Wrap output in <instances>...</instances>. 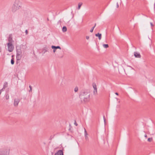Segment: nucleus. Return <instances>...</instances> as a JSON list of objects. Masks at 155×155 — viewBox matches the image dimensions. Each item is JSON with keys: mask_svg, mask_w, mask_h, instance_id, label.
Here are the masks:
<instances>
[{"mask_svg": "<svg viewBox=\"0 0 155 155\" xmlns=\"http://www.w3.org/2000/svg\"><path fill=\"white\" fill-rule=\"evenodd\" d=\"M79 97L81 101L86 102L89 100L90 94L89 93L84 91L80 94Z\"/></svg>", "mask_w": 155, "mask_h": 155, "instance_id": "1", "label": "nucleus"}, {"mask_svg": "<svg viewBox=\"0 0 155 155\" xmlns=\"http://www.w3.org/2000/svg\"><path fill=\"white\" fill-rule=\"evenodd\" d=\"M10 150L9 147H7L0 148V155H9Z\"/></svg>", "mask_w": 155, "mask_h": 155, "instance_id": "2", "label": "nucleus"}, {"mask_svg": "<svg viewBox=\"0 0 155 155\" xmlns=\"http://www.w3.org/2000/svg\"><path fill=\"white\" fill-rule=\"evenodd\" d=\"M20 5L21 2L18 0H15L12 7V12H14L18 10L20 7Z\"/></svg>", "mask_w": 155, "mask_h": 155, "instance_id": "3", "label": "nucleus"}, {"mask_svg": "<svg viewBox=\"0 0 155 155\" xmlns=\"http://www.w3.org/2000/svg\"><path fill=\"white\" fill-rule=\"evenodd\" d=\"M16 58L17 61L20 60L21 58L22 51L21 49L19 48L16 50Z\"/></svg>", "mask_w": 155, "mask_h": 155, "instance_id": "4", "label": "nucleus"}, {"mask_svg": "<svg viewBox=\"0 0 155 155\" xmlns=\"http://www.w3.org/2000/svg\"><path fill=\"white\" fill-rule=\"evenodd\" d=\"M8 47V50L9 52H11L13 51L14 48V46L12 43H7Z\"/></svg>", "mask_w": 155, "mask_h": 155, "instance_id": "5", "label": "nucleus"}, {"mask_svg": "<svg viewBox=\"0 0 155 155\" xmlns=\"http://www.w3.org/2000/svg\"><path fill=\"white\" fill-rule=\"evenodd\" d=\"M92 86L94 88L93 94L94 95H96L97 94V86L96 84L93 83L92 84Z\"/></svg>", "mask_w": 155, "mask_h": 155, "instance_id": "6", "label": "nucleus"}, {"mask_svg": "<svg viewBox=\"0 0 155 155\" xmlns=\"http://www.w3.org/2000/svg\"><path fill=\"white\" fill-rule=\"evenodd\" d=\"M20 101V100L19 98H15L14 99L13 103L14 106L15 107H17Z\"/></svg>", "mask_w": 155, "mask_h": 155, "instance_id": "7", "label": "nucleus"}, {"mask_svg": "<svg viewBox=\"0 0 155 155\" xmlns=\"http://www.w3.org/2000/svg\"><path fill=\"white\" fill-rule=\"evenodd\" d=\"M54 155H64L63 151L61 150H59Z\"/></svg>", "mask_w": 155, "mask_h": 155, "instance_id": "8", "label": "nucleus"}, {"mask_svg": "<svg viewBox=\"0 0 155 155\" xmlns=\"http://www.w3.org/2000/svg\"><path fill=\"white\" fill-rule=\"evenodd\" d=\"M8 43H12V41H13L12 40V37L11 35H9L8 38Z\"/></svg>", "mask_w": 155, "mask_h": 155, "instance_id": "9", "label": "nucleus"}, {"mask_svg": "<svg viewBox=\"0 0 155 155\" xmlns=\"http://www.w3.org/2000/svg\"><path fill=\"white\" fill-rule=\"evenodd\" d=\"M134 55L136 58H140L141 57V55L140 53L137 52H135L134 53Z\"/></svg>", "mask_w": 155, "mask_h": 155, "instance_id": "10", "label": "nucleus"}, {"mask_svg": "<svg viewBox=\"0 0 155 155\" xmlns=\"http://www.w3.org/2000/svg\"><path fill=\"white\" fill-rule=\"evenodd\" d=\"M95 35L96 37H97L98 38V39L99 40H101V34L99 33L96 34Z\"/></svg>", "mask_w": 155, "mask_h": 155, "instance_id": "11", "label": "nucleus"}, {"mask_svg": "<svg viewBox=\"0 0 155 155\" xmlns=\"http://www.w3.org/2000/svg\"><path fill=\"white\" fill-rule=\"evenodd\" d=\"M8 84L7 82H5L4 84L3 87L2 88V89H3V90L4 89H5V88H6L8 87Z\"/></svg>", "mask_w": 155, "mask_h": 155, "instance_id": "12", "label": "nucleus"}, {"mask_svg": "<svg viewBox=\"0 0 155 155\" xmlns=\"http://www.w3.org/2000/svg\"><path fill=\"white\" fill-rule=\"evenodd\" d=\"M51 48L53 49V51L54 53H55L57 49L55 47V46L52 45L51 46Z\"/></svg>", "mask_w": 155, "mask_h": 155, "instance_id": "13", "label": "nucleus"}, {"mask_svg": "<svg viewBox=\"0 0 155 155\" xmlns=\"http://www.w3.org/2000/svg\"><path fill=\"white\" fill-rule=\"evenodd\" d=\"M48 48H45L43 49V54H45L46 52H47L48 51Z\"/></svg>", "mask_w": 155, "mask_h": 155, "instance_id": "14", "label": "nucleus"}, {"mask_svg": "<svg viewBox=\"0 0 155 155\" xmlns=\"http://www.w3.org/2000/svg\"><path fill=\"white\" fill-rule=\"evenodd\" d=\"M62 31L63 32L66 31L67 30V28L66 26H63L62 28Z\"/></svg>", "mask_w": 155, "mask_h": 155, "instance_id": "15", "label": "nucleus"}, {"mask_svg": "<svg viewBox=\"0 0 155 155\" xmlns=\"http://www.w3.org/2000/svg\"><path fill=\"white\" fill-rule=\"evenodd\" d=\"M5 97L6 100H8L9 99V95L8 94H6Z\"/></svg>", "mask_w": 155, "mask_h": 155, "instance_id": "16", "label": "nucleus"}, {"mask_svg": "<svg viewBox=\"0 0 155 155\" xmlns=\"http://www.w3.org/2000/svg\"><path fill=\"white\" fill-rule=\"evenodd\" d=\"M82 4V3H79L78 4V9H79Z\"/></svg>", "mask_w": 155, "mask_h": 155, "instance_id": "17", "label": "nucleus"}, {"mask_svg": "<svg viewBox=\"0 0 155 155\" xmlns=\"http://www.w3.org/2000/svg\"><path fill=\"white\" fill-rule=\"evenodd\" d=\"M11 63L13 65L14 64V58H12L11 61Z\"/></svg>", "mask_w": 155, "mask_h": 155, "instance_id": "18", "label": "nucleus"}, {"mask_svg": "<svg viewBox=\"0 0 155 155\" xmlns=\"http://www.w3.org/2000/svg\"><path fill=\"white\" fill-rule=\"evenodd\" d=\"M29 87L30 88V90L29 91V92H31L32 91V87L30 85L29 86Z\"/></svg>", "mask_w": 155, "mask_h": 155, "instance_id": "19", "label": "nucleus"}, {"mask_svg": "<svg viewBox=\"0 0 155 155\" xmlns=\"http://www.w3.org/2000/svg\"><path fill=\"white\" fill-rule=\"evenodd\" d=\"M78 90V87H76L74 89V91L75 92H77Z\"/></svg>", "mask_w": 155, "mask_h": 155, "instance_id": "20", "label": "nucleus"}, {"mask_svg": "<svg viewBox=\"0 0 155 155\" xmlns=\"http://www.w3.org/2000/svg\"><path fill=\"white\" fill-rule=\"evenodd\" d=\"M103 118H104V123L105 125L106 123V118L104 116H103Z\"/></svg>", "mask_w": 155, "mask_h": 155, "instance_id": "21", "label": "nucleus"}, {"mask_svg": "<svg viewBox=\"0 0 155 155\" xmlns=\"http://www.w3.org/2000/svg\"><path fill=\"white\" fill-rule=\"evenodd\" d=\"M84 136H87V131H86L85 128H84Z\"/></svg>", "mask_w": 155, "mask_h": 155, "instance_id": "22", "label": "nucleus"}, {"mask_svg": "<svg viewBox=\"0 0 155 155\" xmlns=\"http://www.w3.org/2000/svg\"><path fill=\"white\" fill-rule=\"evenodd\" d=\"M55 47H56V48L57 49H61V48L60 46H55Z\"/></svg>", "mask_w": 155, "mask_h": 155, "instance_id": "23", "label": "nucleus"}, {"mask_svg": "<svg viewBox=\"0 0 155 155\" xmlns=\"http://www.w3.org/2000/svg\"><path fill=\"white\" fill-rule=\"evenodd\" d=\"M94 27H93L91 29V30H90V31L91 32H93V30H94Z\"/></svg>", "mask_w": 155, "mask_h": 155, "instance_id": "24", "label": "nucleus"}, {"mask_svg": "<svg viewBox=\"0 0 155 155\" xmlns=\"http://www.w3.org/2000/svg\"><path fill=\"white\" fill-rule=\"evenodd\" d=\"M152 140V138H148V141L149 142H150Z\"/></svg>", "mask_w": 155, "mask_h": 155, "instance_id": "25", "label": "nucleus"}, {"mask_svg": "<svg viewBox=\"0 0 155 155\" xmlns=\"http://www.w3.org/2000/svg\"><path fill=\"white\" fill-rule=\"evenodd\" d=\"M116 107L117 108H119L120 107V104H117V105Z\"/></svg>", "mask_w": 155, "mask_h": 155, "instance_id": "26", "label": "nucleus"}, {"mask_svg": "<svg viewBox=\"0 0 155 155\" xmlns=\"http://www.w3.org/2000/svg\"><path fill=\"white\" fill-rule=\"evenodd\" d=\"M103 46L104 48H107V44H103Z\"/></svg>", "mask_w": 155, "mask_h": 155, "instance_id": "27", "label": "nucleus"}, {"mask_svg": "<svg viewBox=\"0 0 155 155\" xmlns=\"http://www.w3.org/2000/svg\"><path fill=\"white\" fill-rule=\"evenodd\" d=\"M74 124H75V125L76 126H78V124L77 123H76V120H75L74 121Z\"/></svg>", "mask_w": 155, "mask_h": 155, "instance_id": "28", "label": "nucleus"}, {"mask_svg": "<svg viewBox=\"0 0 155 155\" xmlns=\"http://www.w3.org/2000/svg\"><path fill=\"white\" fill-rule=\"evenodd\" d=\"M150 25H151V27H153L154 26V25L152 23V22H150Z\"/></svg>", "mask_w": 155, "mask_h": 155, "instance_id": "29", "label": "nucleus"}, {"mask_svg": "<svg viewBox=\"0 0 155 155\" xmlns=\"http://www.w3.org/2000/svg\"><path fill=\"white\" fill-rule=\"evenodd\" d=\"M25 33H26V35H27V34H28V31H27V30H25Z\"/></svg>", "mask_w": 155, "mask_h": 155, "instance_id": "30", "label": "nucleus"}, {"mask_svg": "<svg viewBox=\"0 0 155 155\" xmlns=\"http://www.w3.org/2000/svg\"><path fill=\"white\" fill-rule=\"evenodd\" d=\"M86 38L87 40L89 38V36H86Z\"/></svg>", "mask_w": 155, "mask_h": 155, "instance_id": "31", "label": "nucleus"}, {"mask_svg": "<svg viewBox=\"0 0 155 155\" xmlns=\"http://www.w3.org/2000/svg\"><path fill=\"white\" fill-rule=\"evenodd\" d=\"M3 91V90L2 89L0 90V95L1 94L2 91Z\"/></svg>", "mask_w": 155, "mask_h": 155, "instance_id": "32", "label": "nucleus"}, {"mask_svg": "<svg viewBox=\"0 0 155 155\" xmlns=\"http://www.w3.org/2000/svg\"><path fill=\"white\" fill-rule=\"evenodd\" d=\"M127 66L130 68L132 69H133V70H134V69L132 67H131V66H128V65Z\"/></svg>", "mask_w": 155, "mask_h": 155, "instance_id": "33", "label": "nucleus"}, {"mask_svg": "<svg viewBox=\"0 0 155 155\" xmlns=\"http://www.w3.org/2000/svg\"><path fill=\"white\" fill-rule=\"evenodd\" d=\"M85 139L86 140H88V137L87 136H85Z\"/></svg>", "mask_w": 155, "mask_h": 155, "instance_id": "34", "label": "nucleus"}, {"mask_svg": "<svg viewBox=\"0 0 155 155\" xmlns=\"http://www.w3.org/2000/svg\"><path fill=\"white\" fill-rule=\"evenodd\" d=\"M119 5H118V2H117V8H118V7Z\"/></svg>", "mask_w": 155, "mask_h": 155, "instance_id": "35", "label": "nucleus"}, {"mask_svg": "<svg viewBox=\"0 0 155 155\" xmlns=\"http://www.w3.org/2000/svg\"><path fill=\"white\" fill-rule=\"evenodd\" d=\"M117 102L118 103H119L120 102V100H119L118 101H117Z\"/></svg>", "mask_w": 155, "mask_h": 155, "instance_id": "36", "label": "nucleus"}, {"mask_svg": "<svg viewBox=\"0 0 155 155\" xmlns=\"http://www.w3.org/2000/svg\"><path fill=\"white\" fill-rule=\"evenodd\" d=\"M115 94L116 95H118V93H117V92L115 93Z\"/></svg>", "mask_w": 155, "mask_h": 155, "instance_id": "37", "label": "nucleus"}, {"mask_svg": "<svg viewBox=\"0 0 155 155\" xmlns=\"http://www.w3.org/2000/svg\"><path fill=\"white\" fill-rule=\"evenodd\" d=\"M115 98L117 100V101H118L119 100H120L119 99H118L117 98Z\"/></svg>", "mask_w": 155, "mask_h": 155, "instance_id": "38", "label": "nucleus"}, {"mask_svg": "<svg viewBox=\"0 0 155 155\" xmlns=\"http://www.w3.org/2000/svg\"><path fill=\"white\" fill-rule=\"evenodd\" d=\"M96 23H95V25H94V26L93 27H94V28L96 26Z\"/></svg>", "mask_w": 155, "mask_h": 155, "instance_id": "39", "label": "nucleus"}, {"mask_svg": "<svg viewBox=\"0 0 155 155\" xmlns=\"http://www.w3.org/2000/svg\"><path fill=\"white\" fill-rule=\"evenodd\" d=\"M144 137H147V135H145V136H144Z\"/></svg>", "mask_w": 155, "mask_h": 155, "instance_id": "40", "label": "nucleus"}, {"mask_svg": "<svg viewBox=\"0 0 155 155\" xmlns=\"http://www.w3.org/2000/svg\"><path fill=\"white\" fill-rule=\"evenodd\" d=\"M1 48L0 47V52H1Z\"/></svg>", "mask_w": 155, "mask_h": 155, "instance_id": "41", "label": "nucleus"}, {"mask_svg": "<svg viewBox=\"0 0 155 155\" xmlns=\"http://www.w3.org/2000/svg\"><path fill=\"white\" fill-rule=\"evenodd\" d=\"M14 56V55H12V58H13Z\"/></svg>", "mask_w": 155, "mask_h": 155, "instance_id": "42", "label": "nucleus"}, {"mask_svg": "<svg viewBox=\"0 0 155 155\" xmlns=\"http://www.w3.org/2000/svg\"><path fill=\"white\" fill-rule=\"evenodd\" d=\"M108 45L107 44V48H108Z\"/></svg>", "mask_w": 155, "mask_h": 155, "instance_id": "43", "label": "nucleus"}]
</instances>
